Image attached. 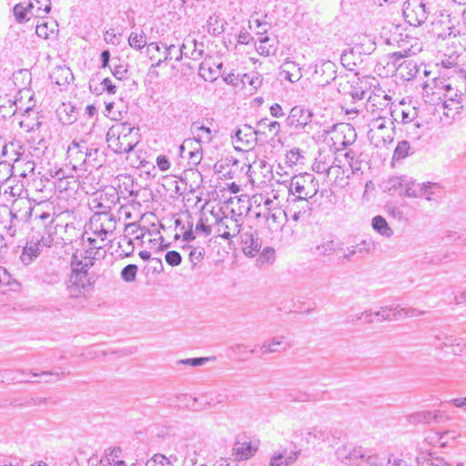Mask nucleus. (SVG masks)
Returning <instances> with one entry per match:
<instances>
[{"mask_svg": "<svg viewBox=\"0 0 466 466\" xmlns=\"http://www.w3.org/2000/svg\"><path fill=\"white\" fill-rule=\"evenodd\" d=\"M103 91H106L108 94L114 95L116 92V86L112 83L111 79L106 77L101 82Z\"/></svg>", "mask_w": 466, "mask_h": 466, "instance_id": "62", "label": "nucleus"}, {"mask_svg": "<svg viewBox=\"0 0 466 466\" xmlns=\"http://www.w3.org/2000/svg\"><path fill=\"white\" fill-rule=\"evenodd\" d=\"M454 77L434 79L435 88L442 95L443 100H464V92L456 85Z\"/></svg>", "mask_w": 466, "mask_h": 466, "instance_id": "13", "label": "nucleus"}, {"mask_svg": "<svg viewBox=\"0 0 466 466\" xmlns=\"http://www.w3.org/2000/svg\"><path fill=\"white\" fill-rule=\"evenodd\" d=\"M286 348L284 337H274L263 342L260 347L261 354L279 352Z\"/></svg>", "mask_w": 466, "mask_h": 466, "instance_id": "28", "label": "nucleus"}, {"mask_svg": "<svg viewBox=\"0 0 466 466\" xmlns=\"http://www.w3.org/2000/svg\"><path fill=\"white\" fill-rule=\"evenodd\" d=\"M138 268L135 264H128L123 268L120 276L121 279L126 282H133L136 279Z\"/></svg>", "mask_w": 466, "mask_h": 466, "instance_id": "43", "label": "nucleus"}, {"mask_svg": "<svg viewBox=\"0 0 466 466\" xmlns=\"http://www.w3.org/2000/svg\"><path fill=\"white\" fill-rule=\"evenodd\" d=\"M152 235H137V239L144 240L146 237H148L147 241L150 243L151 248L157 251H161L169 248L171 242L166 241L163 235H157V238H151Z\"/></svg>", "mask_w": 466, "mask_h": 466, "instance_id": "34", "label": "nucleus"}, {"mask_svg": "<svg viewBox=\"0 0 466 466\" xmlns=\"http://www.w3.org/2000/svg\"><path fill=\"white\" fill-rule=\"evenodd\" d=\"M88 144L85 140H73L67 147V158L74 168L86 165Z\"/></svg>", "mask_w": 466, "mask_h": 466, "instance_id": "14", "label": "nucleus"}, {"mask_svg": "<svg viewBox=\"0 0 466 466\" xmlns=\"http://www.w3.org/2000/svg\"><path fill=\"white\" fill-rule=\"evenodd\" d=\"M331 140L336 150H340L353 144L357 137L355 128L350 124L334 125L331 130Z\"/></svg>", "mask_w": 466, "mask_h": 466, "instance_id": "11", "label": "nucleus"}, {"mask_svg": "<svg viewBox=\"0 0 466 466\" xmlns=\"http://www.w3.org/2000/svg\"><path fill=\"white\" fill-rule=\"evenodd\" d=\"M371 226L375 231H378L380 233L382 230L386 231L390 229L386 219L381 216L374 217L371 221Z\"/></svg>", "mask_w": 466, "mask_h": 466, "instance_id": "51", "label": "nucleus"}, {"mask_svg": "<svg viewBox=\"0 0 466 466\" xmlns=\"http://www.w3.org/2000/svg\"><path fill=\"white\" fill-rule=\"evenodd\" d=\"M337 244L333 240H328L323 245L317 246V250L322 255H328L329 252L336 250Z\"/></svg>", "mask_w": 466, "mask_h": 466, "instance_id": "61", "label": "nucleus"}, {"mask_svg": "<svg viewBox=\"0 0 466 466\" xmlns=\"http://www.w3.org/2000/svg\"><path fill=\"white\" fill-rule=\"evenodd\" d=\"M127 122L112 126L106 133L108 148L119 155L131 152L139 142L138 133Z\"/></svg>", "mask_w": 466, "mask_h": 466, "instance_id": "2", "label": "nucleus"}, {"mask_svg": "<svg viewBox=\"0 0 466 466\" xmlns=\"http://www.w3.org/2000/svg\"><path fill=\"white\" fill-rule=\"evenodd\" d=\"M329 435L325 428L314 427L308 431L306 439L308 442L326 441L329 440Z\"/></svg>", "mask_w": 466, "mask_h": 466, "instance_id": "36", "label": "nucleus"}, {"mask_svg": "<svg viewBox=\"0 0 466 466\" xmlns=\"http://www.w3.org/2000/svg\"><path fill=\"white\" fill-rule=\"evenodd\" d=\"M165 258L167 263L172 267L178 266L182 261L181 255L175 250L167 251Z\"/></svg>", "mask_w": 466, "mask_h": 466, "instance_id": "53", "label": "nucleus"}, {"mask_svg": "<svg viewBox=\"0 0 466 466\" xmlns=\"http://www.w3.org/2000/svg\"><path fill=\"white\" fill-rule=\"evenodd\" d=\"M392 125L393 122L390 119L381 116H379L371 122L368 137L375 147L381 148L393 142L394 132Z\"/></svg>", "mask_w": 466, "mask_h": 466, "instance_id": "4", "label": "nucleus"}, {"mask_svg": "<svg viewBox=\"0 0 466 466\" xmlns=\"http://www.w3.org/2000/svg\"><path fill=\"white\" fill-rule=\"evenodd\" d=\"M254 447L249 441H236L233 445V452L238 460H247L254 455L256 451Z\"/></svg>", "mask_w": 466, "mask_h": 466, "instance_id": "26", "label": "nucleus"}, {"mask_svg": "<svg viewBox=\"0 0 466 466\" xmlns=\"http://www.w3.org/2000/svg\"><path fill=\"white\" fill-rule=\"evenodd\" d=\"M173 224L176 231L193 233L192 217L187 212L174 216Z\"/></svg>", "mask_w": 466, "mask_h": 466, "instance_id": "25", "label": "nucleus"}, {"mask_svg": "<svg viewBox=\"0 0 466 466\" xmlns=\"http://www.w3.org/2000/svg\"><path fill=\"white\" fill-rule=\"evenodd\" d=\"M344 157L353 174L361 170L362 162L356 157V153L353 150L347 151Z\"/></svg>", "mask_w": 466, "mask_h": 466, "instance_id": "44", "label": "nucleus"}, {"mask_svg": "<svg viewBox=\"0 0 466 466\" xmlns=\"http://www.w3.org/2000/svg\"><path fill=\"white\" fill-rule=\"evenodd\" d=\"M426 312L424 310H420L415 308H400L399 306V309H396V312L393 313L394 319H400L406 317H416L422 316Z\"/></svg>", "mask_w": 466, "mask_h": 466, "instance_id": "42", "label": "nucleus"}, {"mask_svg": "<svg viewBox=\"0 0 466 466\" xmlns=\"http://www.w3.org/2000/svg\"><path fill=\"white\" fill-rule=\"evenodd\" d=\"M435 339H436V340L440 341V343H434V346L440 350H442L444 348L451 349L453 347L454 343L458 339L457 338H455L453 336H448V335H445L443 337L436 336Z\"/></svg>", "mask_w": 466, "mask_h": 466, "instance_id": "48", "label": "nucleus"}, {"mask_svg": "<svg viewBox=\"0 0 466 466\" xmlns=\"http://www.w3.org/2000/svg\"><path fill=\"white\" fill-rule=\"evenodd\" d=\"M440 412H432L431 410H423L415 412L409 416V421L410 423H429L432 420H438V414Z\"/></svg>", "mask_w": 466, "mask_h": 466, "instance_id": "31", "label": "nucleus"}, {"mask_svg": "<svg viewBox=\"0 0 466 466\" xmlns=\"http://www.w3.org/2000/svg\"><path fill=\"white\" fill-rule=\"evenodd\" d=\"M396 309H399V306L381 307L380 310L374 311V314L376 315L378 320H390L394 319L393 313L396 312Z\"/></svg>", "mask_w": 466, "mask_h": 466, "instance_id": "46", "label": "nucleus"}, {"mask_svg": "<svg viewBox=\"0 0 466 466\" xmlns=\"http://www.w3.org/2000/svg\"><path fill=\"white\" fill-rule=\"evenodd\" d=\"M106 161V155L102 148L96 144L88 145L86 162L92 167H99Z\"/></svg>", "mask_w": 466, "mask_h": 466, "instance_id": "21", "label": "nucleus"}, {"mask_svg": "<svg viewBox=\"0 0 466 466\" xmlns=\"http://www.w3.org/2000/svg\"><path fill=\"white\" fill-rule=\"evenodd\" d=\"M319 183L312 174L300 173L292 177L289 187L287 199L288 208L295 209L296 204H301V208L309 210V199L319 192Z\"/></svg>", "mask_w": 466, "mask_h": 466, "instance_id": "1", "label": "nucleus"}, {"mask_svg": "<svg viewBox=\"0 0 466 466\" xmlns=\"http://www.w3.org/2000/svg\"><path fill=\"white\" fill-rule=\"evenodd\" d=\"M466 350V344L463 342L462 339H457V341L454 343L453 347L451 348V353L454 355H461Z\"/></svg>", "mask_w": 466, "mask_h": 466, "instance_id": "64", "label": "nucleus"}, {"mask_svg": "<svg viewBox=\"0 0 466 466\" xmlns=\"http://www.w3.org/2000/svg\"><path fill=\"white\" fill-rule=\"evenodd\" d=\"M203 153L187 152L186 157L188 158V164L191 166H198L202 160Z\"/></svg>", "mask_w": 466, "mask_h": 466, "instance_id": "63", "label": "nucleus"}, {"mask_svg": "<svg viewBox=\"0 0 466 466\" xmlns=\"http://www.w3.org/2000/svg\"><path fill=\"white\" fill-rule=\"evenodd\" d=\"M312 114L308 109L301 106H294L291 108L289 115L286 118V124L297 129H305L311 122Z\"/></svg>", "mask_w": 466, "mask_h": 466, "instance_id": "16", "label": "nucleus"}, {"mask_svg": "<svg viewBox=\"0 0 466 466\" xmlns=\"http://www.w3.org/2000/svg\"><path fill=\"white\" fill-rule=\"evenodd\" d=\"M257 127L261 130V134H266V130L274 138L280 132V124L278 121H269L268 118H263L257 123Z\"/></svg>", "mask_w": 466, "mask_h": 466, "instance_id": "32", "label": "nucleus"}, {"mask_svg": "<svg viewBox=\"0 0 466 466\" xmlns=\"http://www.w3.org/2000/svg\"><path fill=\"white\" fill-rule=\"evenodd\" d=\"M192 133L194 137L202 144H208L212 140V134L209 127L205 126H193Z\"/></svg>", "mask_w": 466, "mask_h": 466, "instance_id": "37", "label": "nucleus"}, {"mask_svg": "<svg viewBox=\"0 0 466 466\" xmlns=\"http://www.w3.org/2000/svg\"><path fill=\"white\" fill-rule=\"evenodd\" d=\"M260 133H262L261 130H254L250 126L243 125L232 136L234 147L239 151L252 149L257 144V136Z\"/></svg>", "mask_w": 466, "mask_h": 466, "instance_id": "10", "label": "nucleus"}, {"mask_svg": "<svg viewBox=\"0 0 466 466\" xmlns=\"http://www.w3.org/2000/svg\"><path fill=\"white\" fill-rule=\"evenodd\" d=\"M374 248V243L371 240L361 239L359 244L352 247V250H350L349 254H344L343 258H350L352 255L357 253H362L364 251L369 252Z\"/></svg>", "mask_w": 466, "mask_h": 466, "instance_id": "40", "label": "nucleus"}, {"mask_svg": "<svg viewBox=\"0 0 466 466\" xmlns=\"http://www.w3.org/2000/svg\"><path fill=\"white\" fill-rule=\"evenodd\" d=\"M226 24L222 17L214 15L208 20V32L214 35H218L224 32Z\"/></svg>", "mask_w": 466, "mask_h": 466, "instance_id": "35", "label": "nucleus"}, {"mask_svg": "<svg viewBox=\"0 0 466 466\" xmlns=\"http://www.w3.org/2000/svg\"><path fill=\"white\" fill-rule=\"evenodd\" d=\"M29 9L32 11L35 17H41L46 15L51 10L50 0H29Z\"/></svg>", "mask_w": 466, "mask_h": 466, "instance_id": "29", "label": "nucleus"}, {"mask_svg": "<svg viewBox=\"0 0 466 466\" xmlns=\"http://www.w3.org/2000/svg\"><path fill=\"white\" fill-rule=\"evenodd\" d=\"M106 237L107 235H104ZM106 239V238H101L98 241L96 238H87L88 244L86 245L85 250L78 254V251L74 255L71 262V266L74 264H79L77 268L88 271V268L94 265V261L103 256L106 252L102 248V243Z\"/></svg>", "mask_w": 466, "mask_h": 466, "instance_id": "6", "label": "nucleus"}, {"mask_svg": "<svg viewBox=\"0 0 466 466\" xmlns=\"http://www.w3.org/2000/svg\"><path fill=\"white\" fill-rule=\"evenodd\" d=\"M422 123L417 118L414 122L406 126V132L414 138H420L422 135Z\"/></svg>", "mask_w": 466, "mask_h": 466, "instance_id": "47", "label": "nucleus"}, {"mask_svg": "<svg viewBox=\"0 0 466 466\" xmlns=\"http://www.w3.org/2000/svg\"><path fill=\"white\" fill-rule=\"evenodd\" d=\"M429 14L430 11L422 0H407L403 5L404 18L412 26L422 25Z\"/></svg>", "mask_w": 466, "mask_h": 466, "instance_id": "9", "label": "nucleus"}, {"mask_svg": "<svg viewBox=\"0 0 466 466\" xmlns=\"http://www.w3.org/2000/svg\"><path fill=\"white\" fill-rule=\"evenodd\" d=\"M433 32L437 35L438 38L445 39L447 37H450L451 35L454 36L456 34L453 31V27L451 25L447 26V29H443L442 31H438V23H433Z\"/></svg>", "mask_w": 466, "mask_h": 466, "instance_id": "56", "label": "nucleus"}, {"mask_svg": "<svg viewBox=\"0 0 466 466\" xmlns=\"http://www.w3.org/2000/svg\"><path fill=\"white\" fill-rule=\"evenodd\" d=\"M360 41L355 43L354 46L349 51H345L341 55V61L347 67L350 66L351 56L358 55L361 57L362 55H370L375 49V43L367 35L359 37Z\"/></svg>", "mask_w": 466, "mask_h": 466, "instance_id": "12", "label": "nucleus"}, {"mask_svg": "<svg viewBox=\"0 0 466 466\" xmlns=\"http://www.w3.org/2000/svg\"><path fill=\"white\" fill-rule=\"evenodd\" d=\"M242 82L244 84L248 83L253 88L257 89L262 82L261 76L259 75H244Z\"/></svg>", "mask_w": 466, "mask_h": 466, "instance_id": "60", "label": "nucleus"}, {"mask_svg": "<svg viewBox=\"0 0 466 466\" xmlns=\"http://www.w3.org/2000/svg\"><path fill=\"white\" fill-rule=\"evenodd\" d=\"M13 12L16 21L19 23L28 21L31 16H35L33 10L31 11L29 9V4H27L26 6H24L22 4H17L14 6Z\"/></svg>", "mask_w": 466, "mask_h": 466, "instance_id": "38", "label": "nucleus"}, {"mask_svg": "<svg viewBox=\"0 0 466 466\" xmlns=\"http://www.w3.org/2000/svg\"><path fill=\"white\" fill-rule=\"evenodd\" d=\"M299 452L284 450L273 454L269 461V466H289L298 459Z\"/></svg>", "mask_w": 466, "mask_h": 466, "instance_id": "20", "label": "nucleus"}, {"mask_svg": "<svg viewBox=\"0 0 466 466\" xmlns=\"http://www.w3.org/2000/svg\"><path fill=\"white\" fill-rule=\"evenodd\" d=\"M111 69L112 75L117 79L122 80L127 76V68L123 65H115Z\"/></svg>", "mask_w": 466, "mask_h": 466, "instance_id": "57", "label": "nucleus"}, {"mask_svg": "<svg viewBox=\"0 0 466 466\" xmlns=\"http://www.w3.org/2000/svg\"><path fill=\"white\" fill-rule=\"evenodd\" d=\"M275 249L272 248H266L259 255L258 261L260 263L271 264L274 261Z\"/></svg>", "mask_w": 466, "mask_h": 466, "instance_id": "54", "label": "nucleus"}, {"mask_svg": "<svg viewBox=\"0 0 466 466\" xmlns=\"http://www.w3.org/2000/svg\"><path fill=\"white\" fill-rule=\"evenodd\" d=\"M410 50H404L403 52H394L389 54L387 56L386 66L390 67L392 71L402 69L404 66L410 68L408 73L409 76H413L416 70V64L412 61L405 60L408 56Z\"/></svg>", "mask_w": 466, "mask_h": 466, "instance_id": "15", "label": "nucleus"}, {"mask_svg": "<svg viewBox=\"0 0 466 466\" xmlns=\"http://www.w3.org/2000/svg\"><path fill=\"white\" fill-rule=\"evenodd\" d=\"M111 224L112 220L105 208L104 212H96L90 218L86 227L91 233H112V229L109 227Z\"/></svg>", "mask_w": 466, "mask_h": 466, "instance_id": "17", "label": "nucleus"}, {"mask_svg": "<svg viewBox=\"0 0 466 466\" xmlns=\"http://www.w3.org/2000/svg\"><path fill=\"white\" fill-rule=\"evenodd\" d=\"M145 466H174L170 461V458L166 457L163 454H155L150 460H148Z\"/></svg>", "mask_w": 466, "mask_h": 466, "instance_id": "45", "label": "nucleus"}, {"mask_svg": "<svg viewBox=\"0 0 466 466\" xmlns=\"http://www.w3.org/2000/svg\"><path fill=\"white\" fill-rule=\"evenodd\" d=\"M300 67L293 61H287L281 66L280 76L291 83L298 82L302 75Z\"/></svg>", "mask_w": 466, "mask_h": 466, "instance_id": "22", "label": "nucleus"}, {"mask_svg": "<svg viewBox=\"0 0 466 466\" xmlns=\"http://www.w3.org/2000/svg\"><path fill=\"white\" fill-rule=\"evenodd\" d=\"M65 244L66 240L60 235H37L26 242L20 258L24 264L27 265L45 248H54L56 250L62 248Z\"/></svg>", "mask_w": 466, "mask_h": 466, "instance_id": "3", "label": "nucleus"}, {"mask_svg": "<svg viewBox=\"0 0 466 466\" xmlns=\"http://www.w3.org/2000/svg\"><path fill=\"white\" fill-rule=\"evenodd\" d=\"M128 45L136 50H141L147 46V35L143 31L140 33L131 32L128 37Z\"/></svg>", "mask_w": 466, "mask_h": 466, "instance_id": "39", "label": "nucleus"}, {"mask_svg": "<svg viewBox=\"0 0 466 466\" xmlns=\"http://www.w3.org/2000/svg\"><path fill=\"white\" fill-rule=\"evenodd\" d=\"M254 235H241L243 252L248 257H255L261 248V242Z\"/></svg>", "mask_w": 466, "mask_h": 466, "instance_id": "24", "label": "nucleus"}, {"mask_svg": "<svg viewBox=\"0 0 466 466\" xmlns=\"http://www.w3.org/2000/svg\"><path fill=\"white\" fill-rule=\"evenodd\" d=\"M79 264L71 266V274L66 283V290L70 298H82L92 289L93 282L91 281L88 272L77 268Z\"/></svg>", "mask_w": 466, "mask_h": 466, "instance_id": "5", "label": "nucleus"}, {"mask_svg": "<svg viewBox=\"0 0 466 466\" xmlns=\"http://www.w3.org/2000/svg\"><path fill=\"white\" fill-rule=\"evenodd\" d=\"M459 57L460 55L456 51L451 52L450 55H444V57L441 59V69L440 73L441 76L440 77H454L453 76H451L450 72V70H452V72H454L458 76V77H460L462 80V75L460 72L461 68H458Z\"/></svg>", "mask_w": 466, "mask_h": 466, "instance_id": "18", "label": "nucleus"}, {"mask_svg": "<svg viewBox=\"0 0 466 466\" xmlns=\"http://www.w3.org/2000/svg\"><path fill=\"white\" fill-rule=\"evenodd\" d=\"M315 75L319 77L318 83L319 85H328L336 78V66L331 61H324L317 66Z\"/></svg>", "mask_w": 466, "mask_h": 466, "instance_id": "19", "label": "nucleus"}, {"mask_svg": "<svg viewBox=\"0 0 466 466\" xmlns=\"http://www.w3.org/2000/svg\"><path fill=\"white\" fill-rule=\"evenodd\" d=\"M180 156L186 157L187 152L202 153L201 143L194 137V138H187L179 147Z\"/></svg>", "mask_w": 466, "mask_h": 466, "instance_id": "33", "label": "nucleus"}, {"mask_svg": "<svg viewBox=\"0 0 466 466\" xmlns=\"http://www.w3.org/2000/svg\"><path fill=\"white\" fill-rule=\"evenodd\" d=\"M400 194L407 198H421V183H416L413 179L408 177Z\"/></svg>", "mask_w": 466, "mask_h": 466, "instance_id": "30", "label": "nucleus"}, {"mask_svg": "<svg viewBox=\"0 0 466 466\" xmlns=\"http://www.w3.org/2000/svg\"><path fill=\"white\" fill-rule=\"evenodd\" d=\"M410 150V143L407 140L400 141L393 152L392 159L400 161L409 156Z\"/></svg>", "mask_w": 466, "mask_h": 466, "instance_id": "41", "label": "nucleus"}, {"mask_svg": "<svg viewBox=\"0 0 466 466\" xmlns=\"http://www.w3.org/2000/svg\"><path fill=\"white\" fill-rule=\"evenodd\" d=\"M407 179H408V177H406V176L390 177L389 179V185L390 187V188H400V191H402Z\"/></svg>", "mask_w": 466, "mask_h": 466, "instance_id": "55", "label": "nucleus"}, {"mask_svg": "<svg viewBox=\"0 0 466 466\" xmlns=\"http://www.w3.org/2000/svg\"><path fill=\"white\" fill-rule=\"evenodd\" d=\"M343 451L345 450H339L338 454L345 463L360 465L359 460H361L363 466H384V461L379 454H367L366 450L361 446L354 447L345 455H343Z\"/></svg>", "mask_w": 466, "mask_h": 466, "instance_id": "8", "label": "nucleus"}, {"mask_svg": "<svg viewBox=\"0 0 466 466\" xmlns=\"http://www.w3.org/2000/svg\"><path fill=\"white\" fill-rule=\"evenodd\" d=\"M130 196L135 197L139 201L150 202L153 200V192L149 188H142L137 191H130Z\"/></svg>", "mask_w": 466, "mask_h": 466, "instance_id": "49", "label": "nucleus"}, {"mask_svg": "<svg viewBox=\"0 0 466 466\" xmlns=\"http://www.w3.org/2000/svg\"><path fill=\"white\" fill-rule=\"evenodd\" d=\"M166 56L164 61L173 59V51H176L177 56L176 61H180L183 56L188 57L192 60H198L203 55V44L198 42L195 39L185 40L180 48H177L175 45L166 46ZM163 60H159L157 63V66H160Z\"/></svg>", "mask_w": 466, "mask_h": 466, "instance_id": "7", "label": "nucleus"}, {"mask_svg": "<svg viewBox=\"0 0 466 466\" xmlns=\"http://www.w3.org/2000/svg\"><path fill=\"white\" fill-rule=\"evenodd\" d=\"M208 218H205V213H202L196 224V230L202 231L203 233H209L211 227L208 223Z\"/></svg>", "mask_w": 466, "mask_h": 466, "instance_id": "59", "label": "nucleus"}, {"mask_svg": "<svg viewBox=\"0 0 466 466\" xmlns=\"http://www.w3.org/2000/svg\"><path fill=\"white\" fill-rule=\"evenodd\" d=\"M31 375L32 377H44L45 380H43L44 382H46V383H50V382H55V381H57L60 380V376H64V372H61V374L59 373H53V372H49V371H42L41 373H36V372H31Z\"/></svg>", "mask_w": 466, "mask_h": 466, "instance_id": "50", "label": "nucleus"}, {"mask_svg": "<svg viewBox=\"0 0 466 466\" xmlns=\"http://www.w3.org/2000/svg\"><path fill=\"white\" fill-rule=\"evenodd\" d=\"M418 118V113L416 108H411L410 110H403L401 112V122L403 125L407 126L410 123L414 122Z\"/></svg>", "mask_w": 466, "mask_h": 466, "instance_id": "52", "label": "nucleus"}, {"mask_svg": "<svg viewBox=\"0 0 466 466\" xmlns=\"http://www.w3.org/2000/svg\"><path fill=\"white\" fill-rule=\"evenodd\" d=\"M443 115L449 119H455L463 108V100H443L442 102Z\"/></svg>", "mask_w": 466, "mask_h": 466, "instance_id": "27", "label": "nucleus"}, {"mask_svg": "<svg viewBox=\"0 0 466 466\" xmlns=\"http://www.w3.org/2000/svg\"><path fill=\"white\" fill-rule=\"evenodd\" d=\"M443 187L441 184L435 182L421 183V198L427 201L436 200L442 197Z\"/></svg>", "mask_w": 466, "mask_h": 466, "instance_id": "23", "label": "nucleus"}, {"mask_svg": "<svg viewBox=\"0 0 466 466\" xmlns=\"http://www.w3.org/2000/svg\"><path fill=\"white\" fill-rule=\"evenodd\" d=\"M102 200H103V195L102 194L100 195L99 198H93L91 203H90L91 208L97 209L96 212H104V209L106 208L107 214H109L110 206L105 205L102 202Z\"/></svg>", "mask_w": 466, "mask_h": 466, "instance_id": "58", "label": "nucleus"}]
</instances>
